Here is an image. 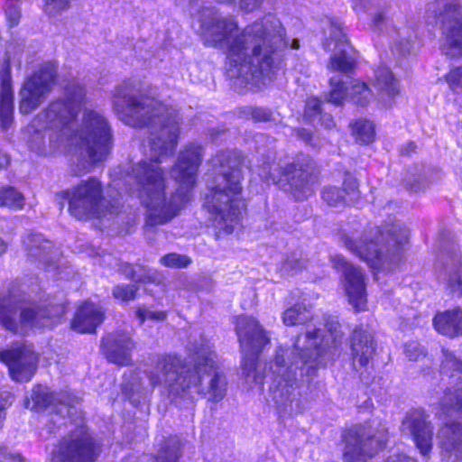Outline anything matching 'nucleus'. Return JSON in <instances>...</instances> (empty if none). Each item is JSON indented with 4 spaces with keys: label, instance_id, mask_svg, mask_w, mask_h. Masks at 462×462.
I'll return each mask as SVG.
<instances>
[{
    "label": "nucleus",
    "instance_id": "nucleus-1",
    "mask_svg": "<svg viewBox=\"0 0 462 462\" xmlns=\"http://www.w3.org/2000/svg\"><path fill=\"white\" fill-rule=\"evenodd\" d=\"M114 110L119 119L134 127L150 130V161L139 162L133 170L141 203L145 207V226L153 227L172 220L190 200L199 166L203 157L199 144L189 143L180 152L171 170L179 183L168 192L164 172L159 165L173 154L179 140L181 116L179 111L141 92L140 82L127 79L116 87Z\"/></svg>",
    "mask_w": 462,
    "mask_h": 462
},
{
    "label": "nucleus",
    "instance_id": "nucleus-2",
    "mask_svg": "<svg viewBox=\"0 0 462 462\" xmlns=\"http://www.w3.org/2000/svg\"><path fill=\"white\" fill-rule=\"evenodd\" d=\"M236 331L244 354L242 362L243 375L250 383L263 384L265 376L273 380L271 392L273 399L281 411L291 414L300 411V393L295 369L300 364L310 369H316L322 364L321 358L329 347L336 346L341 341L342 332L338 324L328 328V335L321 328L306 326L304 333L297 336L294 350L297 355L290 365L289 359L293 351L279 347L275 356L268 365V370L260 373L257 370V356L269 344L270 338L259 322L248 316H239L236 320Z\"/></svg>",
    "mask_w": 462,
    "mask_h": 462
},
{
    "label": "nucleus",
    "instance_id": "nucleus-3",
    "mask_svg": "<svg viewBox=\"0 0 462 462\" xmlns=\"http://www.w3.org/2000/svg\"><path fill=\"white\" fill-rule=\"evenodd\" d=\"M199 22L205 45L226 51V73L229 79L256 86L272 80L277 52L287 45L278 18L266 14L240 31L234 16L205 8Z\"/></svg>",
    "mask_w": 462,
    "mask_h": 462
},
{
    "label": "nucleus",
    "instance_id": "nucleus-4",
    "mask_svg": "<svg viewBox=\"0 0 462 462\" xmlns=\"http://www.w3.org/2000/svg\"><path fill=\"white\" fill-rule=\"evenodd\" d=\"M64 96L40 113L32 127L36 132L53 131L49 139L58 150L78 153L89 163L106 160L112 149V133L106 118L95 110H86L78 125L76 116L85 102V88L73 81L65 87Z\"/></svg>",
    "mask_w": 462,
    "mask_h": 462
},
{
    "label": "nucleus",
    "instance_id": "nucleus-5",
    "mask_svg": "<svg viewBox=\"0 0 462 462\" xmlns=\"http://www.w3.org/2000/svg\"><path fill=\"white\" fill-rule=\"evenodd\" d=\"M189 350V360L186 362L172 356H157L154 366L145 371L151 383L166 387L171 399L192 398L193 393H198L210 402L221 401L226 393L227 382L217 366L209 342L201 338Z\"/></svg>",
    "mask_w": 462,
    "mask_h": 462
},
{
    "label": "nucleus",
    "instance_id": "nucleus-6",
    "mask_svg": "<svg viewBox=\"0 0 462 462\" xmlns=\"http://www.w3.org/2000/svg\"><path fill=\"white\" fill-rule=\"evenodd\" d=\"M245 162L243 156L233 151L219 152L212 159L217 177L216 185L210 188L208 210L216 215L214 221L217 228L225 234L233 232L244 208L240 195L243 170L247 167Z\"/></svg>",
    "mask_w": 462,
    "mask_h": 462
},
{
    "label": "nucleus",
    "instance_id": "nucleus-7",
    "mask_svg": "<svg viewBox=\"0 0 462 462\" xmlns=\"http://www.w3.org/2000/svg\"><path fill=\"white\" fill-rule=\"evenodd\" d=\"M341 239L346 247L366 261L372 268L393 271L402 260V247L409 240V230L402 222L394 220L378 229L375 240L362 242L359 245L347 235H342Z\"/></svg>",
    "mask_w": 462,
    "mask_h": 462
},
{
    "label": "nucleus",
    "instance_id": "nucleus-8",
    "mask_svg": "<svg viewBox=\"0 0 462 462\" xmlns=\"http://www.w3.org/2000/svg\"><path fill=\"white\" fill-rule=\"evenodd\" d=\"M63 313L62 305L46 308L35 302H18L10 292L0 291V324L14 333H23L28 327H49L53 318Z\"/></svg>",
    "mask_w": 462,
    "mask_h": 462
},
{
    "label": "nucleus",
    "instance_id": "nucleus-9",
    "mask_svg": "<svg viewBox=\"0 0 462 462\" xmlns=\"http://www.w3.org/2000/svg\"><path fill=\"white\" fill-rule=\"evenodd\" d=\"M69 203V213L79 220L103 217L119 212L120 203L107 202L103 196L101 181L95 177L81 180L62 192Z\"/></svg>",
    "mask_w": 462,
    "mask_h": 462
},
{
    "label": "nucleus",
    "instance_id": "nucleus-10",
    "mask_svg": "<svg viewBox=\"0 0 462 462\" xmlns=\"http://www.w3.org/2000/svg\"><path fill=\"white\" fill-rule=\"evenodd\" d=\"M313 171L312 160L309 155L300 153L280 169V177L273 171L270 162H264L258 174L266 181L282 185L297 200H301L312 193Z\"/></svg>",
    "mask_w": 462,
    "mask_h": 462
},
{
    "label": "nucleus",
    "instance_id": "nucleus-11",
    "mask_svg": "<svg viewBox=\"0 0 462 462\" xmlns=\"http://www.w3.org/2000/svg\"><path fill=\"white\" fill-rule=\"evenodd\" d=\"M101 453V443L81 426L58 440L50 454V462H96Z\"/></svg>",
    "mask_w": 462,
    "mask_h": 462
},
{
    "label": "nucleus",
    "instance_id": "nucleus-12",
    "mask_svg": "<svg viewBox=\"0 0 462 462\" xmlns=\"http://www.w3.org/2000/svg\"><path fill=\"white\" fill-rule=\"evenodd\" d=\"M345 449L343 458L346 462H362L372 457L386 444V439L367 436L365 429L355 426L344 434ZM387 462H417L414 458L399 454L388 457Z\"/></svg>",
    "mask_w": 462,
    "mask_h": 462
},
{
    "label": "nucleus",
    "instance_id": "nucleus-13",
    "mask_svg": "<svg viewBox=\"0 0 462 462\" xmlns=\"http://www.w3.org/2000/svg\"><path fill=\"white\" fill-rule=\"evenodd\" d=\"M440 371L449 378L450 386L440 400V410L447 415L462 416V357L448 349H442Z\"/></svg>",
    "mask_w": 462,
    "mask_h": 462
},
{
    "label": "nucleus",
    "instance_id": "nucleus-14",
    "mask_svg": "<svg viewBox=\"0 0 462 462\" xmlns=\"http://www.w3.org/2000/svg\"><path fill=\"white\" fill-rule=\"evenodd\" d=\"M55 77V67L47 63L23 82L19 93V109L22 114L32 113L43 102L51 91Z\"/></svg>",
    "mask_w": 462,
    "mask_h": 462
},
{
    "label": "nucleus",
    "instance_id": "nucleus-15",
    "mask_svg": "<svg viewBox=\"0 0 462 462\" xmlns=\"http://www.w3.org/2000/svg\"><path fill=\"white\" fill-rule=\"evenodd\" d=\"M437 18L444 37L442 52L451 57L462 56V5L446 3Z\"/></svg>",
    "mask_w": 462,
    "mask_h": 462
},
{
    "label": "nucleus",
    "instance_id": "nucleus-16",
    "mask_svg": "<svg viewBox=\"0 0 462 462\" xmlns=\"http://www.w3.org/2000/svg\"><path fill=\"white\" fill-rule=\"evenodd\" d=\"M334 267L344 275V288L349 303L356 311L366 307L365 276L361 269L347 263L342 255L331 256Z\"/></svg>",
    "mask_w": 462,
    "mask_h": 462
},
{
    "label": "nucleus",
    "instance_id": "nucleus-17",
    "mask_svg": "<svg viewBox=\"0 0 462 462\" xmlns=\"http://www.w3.org/2000/svg\"><path fill=\"white\" fill-rule=\"evenodd\" d=\"M0 359L7 365L12 379L19 383L30 381L37 369V355L29 346L19 345L2 351Z\"/></svg>",
    "mask_w": 462,
    "mask_h": 462
},
{
    "label": "nucleus",
    "instance_id": "nucleus-18",
    "mask_svg": "<svg viewBox=\"0 0 462 462\" xmlns=\"http://www.w3.org/2000/svg\"><path fill=\"white\" fill-rule=\"evenodd\" d=\"M402 430L412 438L422 456L431 451L434 428L423 410L415 409L408 412L402 420Z\"/></svg>",
    "mask_w": 462,
    "mask_h": 462
},
{
    "label": "nucleus",
    "instance_id": "nucleus-19",
    "mask_svg": "<svg viewBox=\"0 0 462 462\" xmlns=\"http://www.w3.org/2000/svg\"><path fill=\"white\" fill-rule=\"evenodd\" d=\"M79 402V399L69 392L52 393L47 387L37 385L32 391L31 399L25 400V406L32 410L52 409L61 416L70 414V409Z\"/></svg>",
    "mask_w": 462,
    "mask_h": 462
},
{
    "label": "nucleus",
    "instance_id": "nucleus-20",
    "mask_svg": "<svg viewBox=\"0 0 462 462\" xmlns=\"http://www.w3.org/2000/svg\"><path fill=\"white\" fill-rule=\"evenodd\" d=\"M330 91L327 97L328 102L333 105H341L343 100L348 96L350 99L361 106H365L369 104L373 97L372 91L368 88L365 83L356 81L355 82L347 94V88L340 77H332L329 80Z\"/></svg>",
    "mask_w": 462,
    "mask_h": 462
},
{
    "label": "nucleus",
    "instance_id": "nucleus-21",
    "mask_svg": "<svg viewBox=\"0 0 462 462\" xmlns=\"http://www.w3.org/2000/svg\"><path fill=\"white\" fill-rule=\"evenodd\" d=\"M330 38L336 42V52L330 58L328 69L333 71L349 73L356 64V53L349 45L340 25L332 24Z\"/></svg>",
    "mask_w": 462,
    "mask_h": 462
},
{
    "label": "nucleus",
    "instance_id": "nucleus-22",
    "mask_svg": "<svg viewBox=\"0 0 462 462\" xmlns=\"http://www.w3.org/2000/svg\"><path fill=\"white\" fill-rule=\"evenodd\" d=\"M103 350L109 362L118 365H129L134 343L128 334L107 335L103 339Z\"/></svg>",
    "mask_w": 462,
    "mask_h": 462
},
{
    "label": "nucleus",
    "instance_id": "nucleus-23",
    "mask_svg": "<svg viewBox=\"0 0 462 462\" xmlns=\"http://www.w3.org/2000/svg\"><path fill=\"white\" fill-rule=\"evenodd\" d=\"M443 272L441 279L452 292L462 296V254L453 246L442 254Z\"/></svg>",
    "mask_w": 462,
    "mask_h": 462
},
{
    "label": "nucleus",
    "instance_id": "nucleus-24",
    "mask_svg": "<svg viewBox=\"0 0 462 462\" xmlns=\"http://www.w3.org/2000/svg\"><path fill=\"white\" fill-rule=\"evenodd\" d=\"M350 346L354 365L356 364L360 367L367 365L375 354L373 334L361 327L354 329L350 337Z\"/></svg>",
    "mask_w": 462,
    "mask_h": 462
},
{
    "label": "nucleus",
    "instance_id": "nucleus-25",
    "mask_svg": "<svg viewBox=\"0 0 462 462\" xmlns=\"http://www.w3.org/2000/svg\"><path fill=\"white\" fill-rule=\"evenodd\" d=\"M344 189L328 186L323 189L321 197L330 207H341L354 203L359 197L358 182L353 176L347 175L343 182Z\"/></svg>",
    "mask_w": 462,
    "mask_h": 462
},
{
    "label": "nucleus",
    "instance_id": "nucleus-26",
    "mask_svg": "<svg viewBox=\"0 0 462 462\" xmlns=\"http://www.w3.org/2000/svg\"><path fill=\"white\" fill-rule=\"evenodd\" d=\"M439 439L443 450L454 457V461L462 462V425L445 423L439 430Z\"/></svg>",
    "mask_w": 462,
    "mask_h": 462
},
{
    "label": "nucleus",
    "instance_id": "nucleus-27",
    "mask_svg": "<svg viewBox=\"0 0 462 462\" xmlns=\"http://www.w3.org/2000/svg\"><path fill=\"white\" fill-rule=\"evenodd\" d=\"M104 319V312L97 306L85 302L77 310L71 326L80 333H92Z\"/></svg>",
    "mask_w": 462,
    "mask_h": 462
},
{
    "label": "nucleus",
    "instance_id": "nucleus-28",
    "mask_svg": "<svg viewBox=\"0 0 462 462\" xmlns=\"http://www.w3.org/2000/svg\"><path fill=\"white\" fill-rule=\"evenodd\" d=\"M14 115V92L11 81L9 64H6L2 77L0 87V125L3 130H7Z\"/></svg>",
    "mask_w": 462,
    "mask_h": 462
},
{
    "label": "nucleus",
    "instance_id": "nucleus-29",
    "mask_svg": "<svg viewBox=\"0 0 462 462\" xmlns=\"http://www.w3.org/2000/svg\"><path fill=\"white\" fill-rule=\"evenodd\" d=\"M433 326L439 334L448 337L462 336V309L454 308L436 314Z\"/></svg>",
    "mask_w": 462,
    "mask_h": 462
},
{
    "label": "nucleus",
    "instance_id": "nucleus-30",
    "mask_svg": "<svg viewBox=\"0 0 462 462\" xmlns=\"http://www.w3.org/2000/svg\"><path fill=\"white\" fill-rule=\"evenodd\" d=\"M374 87L378 92L380 101L385 106H391L393 98L399 94L398 82L387 68H379L375 70Z\"/></svg>",
    "mask_w": 462,
    "mask_h": 462
},
{
    "label": "nucleus",
    "instance_id": "nucleus-31",
    "mask_svg": "<svg viewBox=\"0 0 462 462\" xmlns=\"http://www.w3.org/2000/svg\"><path fill=\"white\" fill-rule=\"evenodd\" d=\"M27 255L34 260L49 262L52 254V244L41 234H29L23 240Z\"/></svg>",
    "mask_w": 462,
    "mask_h": 462
},
{
    "label": "nucleus",
    "instance_id": "nucleus-32",
    "mask_svg": "<svg viewBox=\"0 0 462 462\" xmlns=\"http://www.w3.org/2000/svg\"><path fill=\"white\" fill-rule=\"evenodd\" d=\"M182 455V442L174 436L167 439L161 446L152 462H179Z\"/></svg>",
    "mask_w": 462,
    "mask_h": 462
},
{
    "label": "nucleus",
    "instance_id": "nucleus-33",
    "mask_svg": "<svg viewBox=\"0 0 462 462\" xmlns=\"http://www.w3.org/2000/svg\"><path fill=\"white\" fill-rule=\"evenodd\" d=\"M416 36L409 27H403L396 32L393 51L401 55L411 53L414 50Z\"/></svg>",
    "mask_w": 462,
    "mask_h": 462
},
{
    "label": "nucleus",
    "instance_id": "nucleus-34",
    "mask_svg": "<svg viewBox=\"0 0 462 462\" xmlns=\"http://www.w3.org/2000/svg\"><path fill=\"white\" fill-rule=\"evenodd\" d=\"M282 319L287 326L305 324L311 319L310 311L303 304H295L284 311Z\"/></svg>",
    "mask_w": 462,
    "mask_h": 462
},
{
    "label": "nucleus",
    "instance_id": "nucleus-35",
    "mask_svg": "<svg viewBox=\"0 0 462 462\" xmlns=\"http://www.w3.org/2000/svg\"><path fill=\"white\" fill-rule=\"evenodd\" d=\"M352 132L356 142L366 144L374 141L375 130L374 124L369 120H357L352 125Z\"/></svg>",
    "mask_w": 462,
    "mask_h": 462
},
{
    "label": "nucleus",
    "instance_id": "nucleus-36",
    "mask_svg": "<svg viewBox=\"0 0 462 462\" xmlns=\"http://www.w3.org/2000/svg\"><path fill=\"white\" fill-rule=\"evenodd\" d=\"M24 202L23 195L13 187H5L0 190V208L22 209Z\"/></svg>",
    "mask_w": 462,
    "mask_h": 462
},
{
    "label": "nucleus",
    "instance_id": "nucleus-37",
    "mask_svg": "<svg viewBox=\"0 0 462 462\" xmlns=\"http://www.w3.org/2000/svg\"><path fill=\"white\" fill-rule=\"evenodd\" d=\"M242 113L246 118L257 123L269 122L273 119V112L264 107L246 106Z\"/></svg>",
    "mask_w": 462,
    "mask_h": 462
},
{
    "label": "nucleus",
    "instance_id": "nucleus-38",
    "mask_svg": "<svg viewBox=\"0 0 462 462\" xmlns=\"http://www.w3.org/2000/svg\"><path fill=\"white\" fill-rule=\"evenodd\" d=\"M191 259L186 254L170 253L161 257L160 263L171 268H185L191 263Z\"/></svg>",
    "mask_w": 462,
    "mask_h": 462
},
{
    "label": "nucleus",
    "instance_id": "nucleus-39",
    "mask_svg": "<svg viewBox=\"0 0 462 462\" xmlns=\"http://www.w3.org/2000/svg\"><path fill=\"white\" fill-rule=\"evenodd\" d=\"M138 287L134 284H119L113 288V297L121 301H129L135 299Z\"/></svg>",
    "mask_w": 462,
    "mask_h": 462
},
{
    "label": "nucleus",
    "instance_id": "nucleus-40",
    "mask_svg": "<svg viewBox=\"0 0 462 462\" xmlns=\"http://www.w3.org/2000/svg\"><path fill=\"white\" fill-rule=\"evenodd\" d=\"M405 188L412 193L424 190L428 187V181L421 173H409L404 180Z\"/></svg>",
    "mask_w": 462,
    "mask_h": 462
},
{
    "label": "nucleus",
    "instance_id": "nucleus-41",
    "mask_svg": "<svg viewBox=\"0 0 462 462\" xmlns=\"http://www.w3.org/2000/svg\"><path fill=\"white\" fill-rule=\"evenodd\" d=\"M445 79L453 92L462 94V66L452 69L445 76Z\"/></svg>",
    "mask_w": 462,
    "mask_h": 462
},
{
    "label": "nucleus",
    "instance_id": "nucleus-42",
    "mask_svg": "<svg viewBox=\"0 0 462 462\" xmlns=\"http://www.w3.org/2000/svg\"><path fill=\"white\" fill-rule=\"evenodd\" d=\"M136 316L140 319L141 323H143L146 319H152L154 321H162L166 319L165 311H153L149 310L146 306L142 305L136 309Z\"/></svg>",
    "mask_w": 462,
    "mask_h": 462
},
{
    "label": "nucleus",
    "instance_id": "nucleus-43",
    "mask_svg": "<svg viewBox=\"0 0 462 462\" xmlns=\"http://www.w3.org/2000/svg\"><path fill=\"white\" fill-rule=\"evenodd\" d=\"M305 265L306 259L303 257L302 252L291 253L283 262V269L287 271H297L302 269Z\"/></svg>",
    "mask_w": 462,
    "mask_h": 462
},
{
    "label": "nucleus",
    "instance_id": "nucleus-44",
    "mask_svg": "<svg viewBox=\"0 0 462 462\" xmlns=\"http://www.w3.org/2000/svg\"><path fill=\"white\" fill-rule=\"evenodd\" d=\"M69 0H45L44 12L48 15H57L69 7Z\"/></svg>",
    "mask_w": 462,
    "mask_h": 462
},
{
    "label": "nucleus",
    "instance_id": "nucleus-45",
    "mask_svg": "<svg viewBox=\"0 0 462 462\" xmlns=\"http://www.w3.org/2000/svg\"><path fill=\"white\" fill-rule=\"evenodd\" d=\"M405 354L410 360H419L425 356L424 347L418 342L411 341L405 345Z\"/></svg>",
    "mask_w": 462,
    "mask_h": 462
},
{
    "label": "nucleus",
    "instance_id": "nucleus-46",
    "mask_svg": "<svg viewBox=\"0 0 462 462\" xmlns=\"http://www.w3.org/2000/svg\"><path fill=\"white\" fill-rule=\"evenodd\" d=\"M322 101L319 98H310L306 105V116L310 118H315L322 113Z\"/></svg>",
    "mask_w": 462,
    "mask_h": 462
},
{
    "label": "nucleus",
    "instance_id": "nucleus-47",
    "mask_svg": "<svg viewBox=\"0 0 462 462\" xmlns=\"http://www.w3.org/2000/svg\"><path fill=\"white\" fill-rule=\"evenodd\" d=\"M23 457L19 453H11L7 448L0 444V462H23Z\"/></svg>",
    "mask_w": 462,
    "mask_h": 462
},
{
    "label": "nucleus",
    "instance_id": "nucleus-48",
    "mask_svg": "<svg viewBox=\"0 0 462 462\" xmlns=\"http://www.w3.org/2000/svg\"><path fill=\"white\" fill-rule=\"evenodd\" d=\"M6 17L11 26L18 24L21 17L20 8L14 3H10L6 8Z\"/></svg>",
    "mask_w": 462,
    "mask_h": 462
},
{
    "label": "nucleus",
    "instance_id": "nucleus-49",
    "mask_svg": "<svg viewBox=\"0 0 462 462\" xmlns=\"http://www.w3.org/2000/svg\"><path fill=\"white\" fill-rule=\"evenodd\" d=\"M13 402V396L9 392L0 393V428L5 418V410Z\"/></svg>",
    "mask_w": 462,
    "mask_h": 462
},
{
    "label": "nucleus",
    "instance_id": "nucleus-50",
    "mask_svg": "<svg viewBox=\"0 0 462 462\" xmlns=\"http://www.w3.org/2000/svg\"><path fill=\"white\" fill-rule=\"evenodd\" d=\"M263 0H239V6L246 12H253L261 7Z\"/></svg>",
    "mask_w": 462,
    "mask_h": 462
},
{
    "label": "nucleus",
    "instance_id": "nucleus-51",
    "mask_svg": "<svg viewBox=\"0 0 462 462\" xmlns=\"http://www.w3.org/2000/svg\"><path fill=\"white\" fill-rule=\"evenodd\" d=\"M296 135L305 143L312 144L313 135L309 130L303 128L297 129Z\"/></svg>",
    "mask_w": 462,
    "mask_h": 462
},
{
    "label": "nucleus",
    "instance_id": "nucleus-52",
    "mask_svg": "<svg viewBox=\"0 0 462 462\" xmlns=\"http://www.w3.org/2000/svg\"><path fill=\"white\" fill-rule=\"evenodd\" d=\"M318 117L320 124L326 128H331L334 125L333 117L329 114L321 113Z\"/></svg>",
    "mask_w": 462,
    "mask_h": 462
},
{
    "label": "nucleus",
    "instance_id": "nucleus-53",
    "mask_svg": "<svg viewBox=\"0 0 462 462\" xmlns=\"http://www.w3.org/2000/svg\"><path fill=\"white\" fill-rule=\"evenodd\" d=\"M416 148L417 145L415 144V143L410 142L402 148V153L410 155L411 153L415 152Z\"/></svg>",
    "mask_w": 462,
    "mask_h": 462
},
{
    "label": "nucleus",
    "instance_id": "nucleus-54",
    "mask_svg": "<svg viewBox=\"0 0 462 462\" xmlns=\"http://www.w3.org/2000/svg\"><path fill=\"white\" fill-rule=\"evenodd\" d=\"M10 162L9 156L0 151V169L6 167Z\"/></svg>",
    "mask_w": 462,
    "mask_h": 462
},
{
    "label": "nucleus",
    "instance_id": "nucleus-55",
    "mask_svg": "<svg viewBox=\"0 0 462 462\" xmlns=\"http://www.w3.org/2000/svg\"><path fill=\"white\" fill-rule=\"evenodd\" d=\"M127 268L129 269V271H126V270L125 271L127 277H129L131 280H134L135 282L142 281L141 277L136 275L135 272L133 270V268L130 265L127 266Z\"/></svg>",
    "mask_w": 462,
    "mask_h": 462
},
{
    "label": "nucleus",
    "instance_id": "nucleus-56",
    "mask_svg": "<svg viewBox=\"0 0 462 462\" xmlns=\"http://www.w3.org/2000/svg\"><path fill=\"white\" fill-rule=\"evenodd\" d=\"M7 249V244L0 237V255L5 253Z\"/></svg>",
    "mask_w": 462,
    "mask_h": 462
},
{
    "label": "nucleus",
    "instance_id": "nucleus-57",
    "mask_svg": "<svg viewBox=\"0 0 462 462\" xmlns=\"http://www.w3.org/2000/svg\"><path fill=\"white\" fill-rule=\"evenodd\" d=\"M383 20V14H378L375 17H374V23L375 26H379V24L381 23V22Z\"/></svg>",
    "mask_w": 462,
    "mask_h": 462
},
{
    "label": "nucleus",
    "instance_id": "nucleus-58",
    "mask_svg": "<svg viewBox=\"0 0 462 462\" xmlns=\"http://www.w3.org/2000/svg\"><path fill=\"white\" fill-rule=\"evenodd\" d=\"M299 47H300V42H299V41H298V40H296V39H295V40H293V41H292V43H291V48H293V49H299Z\"/></svg>",
    "mask_w": 462,
    "mask_h": 462
},
{
    "label": "nucleus",
    "instance_id": "nucleus-59",
    "mask_svg": "<svg viewBox=\"0 0 462 462\" xmlns=\"http://www.w3.org/2000/svg\"><path fill=\"white\" fill-rule=\"evenodd\" d=\"M266 137L263 134H258L256 136V143L264 140Z\"/></svg>",
    "mask_w": 462,
    "mask_h": 462
},
{
    "label": "nucleus",
    "instance_id": "nucleus-60",
    "mask_svg": "<svg viewBox=\"0 0 462 462\" xmlns=\"http://www.w3.org/2000/svg\"><path fill=\"white\" fill-rule=\"evenodd\" d=\"M220 2H227V3H231V2H234L235 0H219Z\"/></svg>",
    "mask_w": 462,
    "mask_h": 462
},
{
    "label": "nucleus",
    "instance_id": "nucleus-61",
    "mask_svg": "<svg viewBox=\"0 0 462 462\" xmlns=\"http://www.w3.org/2000/svg\"><path fill=\"white\" fill-rule=\"evenodd\" d=\"M271 143H273V139L267 138Z\"/></svg>",
    "mask_w": 462,
    "mask_h": 462
}]
</instances>
